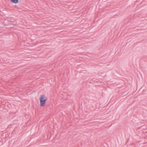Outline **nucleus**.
Wrapping results in <instances>:
<instances>
[{"instance_id":"nucleus-1","label":"nucleus","mask_w":147,"mask_h":147,"mask_svg":"<svg viewBox=\"0 0 147 147\" xmlns=\"http://www.w3.org/2000/svg\"><path fill=\"white\" fill-rule=\"evenodd\" d=\"M47 98L45 95L41 96L40 98V106L41 107H44Z\"/></svg>"},{"instance_id":"nucleus-2","label":"nucleus","mask_w":147,"mask_h":147,"mask_svg":"<svg viewBox=\"0 0 147 147\" xmlns=\"http://www.w3.org/2000/svg\"><path fill=\"white\" fill-rule=\"evenodd\" d=\"M10 1L14 3H17L18 2V0H10Z\"/></svg>"}]
</instances>
